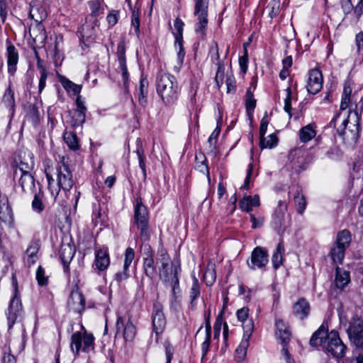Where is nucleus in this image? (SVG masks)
<instances>
[{
  "label": "nucleus",
  "mask_w": 363,
  "mask_h": 363,
  "mask_svg": "<svg viewBox=\"0 0 363 363\" xmlns=\"http://www.w3.org/2000/svg\"><path fill=\"white\" fill-rule=\"evenodd\" d=\"M109 263V256L106 250L100 249L96 252L95 265L96 269L104 271L107 269Z\"/></svg>",
  "instance_id": "24"
},
{
  "label": "nucleus",
  "mask_w": 363,
  "mask_h": 363,
  "mask_svg": "<svg viewBox=\"0 0 363 363\" xmlns=\"http://www.w3.org/2000/svg\"><path fill=\"white\" fill-rule=\"evenodd\" d=\"M248 315H249V309L245 307L240 308L237 311L238 319L241 322H244V321L248 320L249 319Z\"/></svg>",
  "instance_id": "59"
},
{
  "label": "nucleus",
  "mask_w": 363,
  "mask_h": 363,
  "mask_svg": "<svg viewBox=\"0 0 363 363\" xmlns=\"http://www.w3.org/2000/svg\"><path fill=\"white\" fill-rule=\"evenodd\" d=\"M82 350L89 352L94 350V337L92 334L84 332L82 337Z\"/></svg>",
  "instance_id": "41"
},
{
  "label": "nucleus",
  "mask_w": 363,
  "mask_h": 363,
  "mask_svg": "<svg viewBox=\"0 0 363 363\" xmlns=\"http://www.w3.org/2000/svg\"><path fill=\"white\" fill-rule=\"evenodd\" d=\"M286 211V203L282 201H279L278 206L276 208L274 216V223L279 227H282L284 224L285 212Z\"/></svg>",
  "instance_id": "25"
},
{
  "label": "nucleus",
  "mask_w": 363,
  "mask_h": 363,
  "mask_svg": "<svg viewBox=\"0 0 363 363\" xmlns=\"http://www.w3.org/2000/svg\"><path fill=\"white\" fill-rule=\"evenodd\" d=\"M316 132L313 124L303 127L299 131V138L301 142L307 143L315 136Z\"/></svg>",
  "instance_id": "29"
},
{
  "label": "nucleus",
  "mask_w": 363,
  "mask_h": 363,
  "mask_svg": "<svg viewBox=\"0 0 363 363\" xmlns=\"http://www.w3.org/2000/svg\"><path fill=\"white\" fill-rule=\"evenodd\" d=\"M287 345H283V348L281 350V354L284 357L286 363H295L294 359L291 357L289 351L286 347Z\"/></svg>",
  "instance_id": "61"
},
{
  "label": "nucleus",
  "mask_w": 363,
  "mask_h": 363,
  "mask_svg": "<svg viewBox=\"0 0 363 363\" xmlns=\"http://www.w3.org/2000/svg\"><path fill=\"white\" fill-rule=\"evenodd\" d=\"M204 155L203 152L201 151L199 152H196L195 155V160H196V164H195V169H198L199 172H203V166L204 164V160H203Z\"/></svg>",
  "instance_id": "53"
},
{
  "label": "nucleus",
  "mask_w": 363,
  "mask_h": 363,
  "mask_svg": "<svg viewBox=\"0 0 363 363\" xmlns=\"http://www.w3.org/2000/svg\"><path fill=\"white\" fill-rule=\"evenodd\" d=\"M143 259V269L147 277L153 279L156 275V268L155 266L154 257H145Z\"/></svg>",
  "instance_id": "31"
},
{
  "label": "nucleus",
  "mask_w": 363,
  "mask_h": 363,
  "mask_svg": "<svg viewBox=\"0 0 363 363\" xmlns=\"http://www.w3.org/2000/svg\"><path fill=\"white\" fill-rule=\"evenodd\" d=\"M131 21L135 33L138 36L140 33V17L139 12L138 11H133Z\"/></svg>",
  "instance_id": "50"
},
{
  "label": "nucleus",
  "mask_w": 363,
  "mask_h": 363,
  "mask_svg": "<svg viewBox=\"0 0 363 363\" xmlns=\"http://www.w3.org/2000/svg\"><path fill=\"white\" fill-rule=\"evenodd\" d=\"M268 252L262 247H255L251 254L250 262H247L249 267L252 269H262L268 263Z\"/></svg>",
  "instance_id": "11"
},
{
  "label": "nucleus",
  "mask_w": 363,
  "mask_h": 363,
  "mask_svg": "<svg viewBox=\"0 0 363 363\" xmlns=\"http://www.w3.org/2000/svg\"><path fill=\"white\" fill-rule=\"evenodd\" d=\"M249 347V340L242 339L240 345L235 350V358L238 362L243 361L247 354V349Z\"/></svg>",
  "instance_id": "36"
},
{
  "label": "nucleus",
  "mask_w": 363,
  "mask_h": 363,
  "mask_svg": "<svg viewBox=\"0 0 363 363\" xmlns=\"http://www.w3.org/2000/svg\"><path fill=\"white\" fill-rule=\"evenodd\" d=\"M33 165L34 162L33 161V156L30 152H28L27 160H26V161L21 160L18 166L14 169L13 177L16 179L19 176V174L30 173V171L33 168Z\"/></svg>",
  "instance_id": "23"
},
{
  "label": "nucleus",
  "mask_w": 363,
  "mask_h": 363,
  "mask_svg": "<svg viewBox=\"0 0 363 363\" xmlns=\"http://www.w3.org/2000/svg\"><path fill=\"white\" fill-rule=\"evenodd\" d=\"M341 7L345 14H349L353 10L354 6L352 0H342Z\"/></svg>",
  "instance_id": "56"
},
{
  "label": "nucleus",
  "mask_w": 363,
  "mask_h": 363,
  "mask_svg": "<svg viewBox=\"0 0 363 363\" xmlns=\"http://www.w3.org/2000/svg\"><path fill=\"white\" fill-rule=\"evenodd\" d=\"M116 328V335L122 331L125 341H133L135 337L136 329L135 325L130 321V320L125 323L123 318L121 315H118L117 318Z\"/></svg>",
  "instance_id": "12"
},
{
  "label": "nucleus",
  "mask_w": 363,
  "mask_h": 363,
  "mask_svg": "<svg viewBox=\"0 0 363 363\" xmlns=\"http://www.w3.org/2000/svg\"><path fill=\"white\" fill-rule=\"evenodd\" d=\"M200 295L199 286L197 279H194L191 291H190V298H191V304L193 306L194 302L196 298H198Z\"/></svg>",
  "instance_id": "48"
},
{
  "label": "nucleus",
  "mask_w": 363,
  "mask_h": 363,
  "mask_svg": "<svg viewBox=\"0 0 363 363\" xmlns=\"http://www.w3.org/2000/svg\"><path fill=\"white\" fill-rule=\"evenodd\" d=\"M278 138L274 133L270 134L268 138L259 137V147L261 149L272 148L277 145Z\"/></svg>",
  "instance_id": "35"
},
{
  "label": "nucleus",
  "mask_w": 363,
  "mask_h": 363,
  "mask_svg": "<svg viewBox=\"0 0 363 363\" xmlns=\"http://www.w3.org/2000/svg\"><path fill=\"white\" fill-rule=\"evenodd\" d=\"M75 254V247L70 243H62L59 255L63 264V270L66 274L69 272V264Z\"/></svg>",
  "instance_id": "16"
},
{
  "label": "nucleus",
  "mask_w": 363,
  "mask_h": 363,
  "mask_svg": "<svg viewBox=\"0 0 363 363\" xmlns=\"http://www.w3.org/2000/svg\"><path fill=\"white\" fill-rule=\"evenodd\" d=\"M141 251H142L143 258L154 257V252H153L151 246L148 243H143L142 244Z\"/></svg>",
  "instance_id": "54"
},
{
  "label": "nucleus",
  "mask_w": 363,
  "mask_h": 363,
  "mask_svg": "<svg viewBox=\"0 0 363 363\" xmlns=\"http://www.w3.org/2000/svg\"><path fill=\"white\" fill-rule=\"evenodd\" d=\"M310 311L309 303L303 298L298 299L293 306V314L300 320L308 317Z\"/></svg>",
  "instance_id": "19"
},
{
  "label": "nucleus",
  "mask_w": 363,
  "mask_h": 363,
  "mask_svg": "<svg viewBox=\"0 0 363 363\" xmlns=\"http://www.w3.org/2000/svg\"><path fill=\"white\" fill-rule=\"evenodd\" d=\"M40 77L39 79V84H38V90L39 92L41 93L42 91L44 89L46 85V80L48 76V72H47L46 67H42L40 66L38 69Z\"/></svg>",
  "instance_id": "44"
},
{
  "label": "nucleus",
  "mask_w": 363,
  "mask_h": 363,
  "mask_svg": "<svg viewBox=\"0 0 363 363\" xmlns=\"http://www.w3.org/2000/svg\"><path fill=\"white\" fill-rule=\"evenodd\" d=\"M44 204L39 194L35 193L34 199L32 201V208L33 211L40 213L44 210Z\"/></svg>",
  "instance_id": "46"
},
{
  "label": "nucleus",
  "mask_w": 363,
  "mask_h": 363,
  "mask_svg": "<svg viewBox=\"0 0 363 363\" xmlns=\"http://www.w3.org/2000/svg\"><path fill=\"white\" fill-rule=\"evenodd\" d=\"M287 345H283V348L281 350V354L284 357L286 363H295L294 359L291 357L289 351L286 347Z\"/></svg>",
  "instance_id": "62"
},
{
  "label": "nucleus",
  "mask_w": 363,
  "mask_h": 363,
  "mask_svg": "<svg viewBox=\"0 0 363 363\" xmlns=\"http://www.w3.org/2000/svg\"><path fill=\"white\" fill-rule=\"evenodd\" d=\"M216 279V273L215 269V264L209 262L206 268V285H212Z\"/></svg>",
  "instance_id": "39"
},
{
  "label": "nucleus",
  "mask_w": 363,
  "mask_h": 363,
  "mask_svg": "<svg viewBox=\"0 0 363 363\" xmlns=\"http://www.w3.org/2000/svg\"><path fill=\"white\" fill-rule=\"evenodd\" d=\"M64 140L68 147L73 150H78L79 147L77 135L71 131H65L63 135Z\"/></svg>",
  "instance_id": "34"
},
{
  "label": "nucleus",
  "mask_w": 363,
  "mask_h": 363,
  "mask_svg": "<svg viewBox=\"0 0 363 363\" xmlns=\"http://www.w3.org/2000/svg\"><path fill=\"white\" fill-rule=\"evenodd\" d=\"M59 79L62 86L67 91H72L74 94H79L81 91L82 86L80 85L73 83L72 81L68 79L64 76L60 75Z\"/></svg>",
  "instance_id": "32"
},
{
  "label": "nucleus",
  "mask_w": 363,
  "mask_h": 363,
  "mask_svg": "<svg viewBox=\"0 0 363 363\" xmlns=\"http://www.w3.org/2000/svg\"><path fill=\"white\" fill-rule=\"evenodd\" d=\"M8 72L11 74H14L16 71V65L18 62V52L13 45L10 42L6 48Z\"/></svg>",
  "instance_id": "18"
},
{
  "label": "nucleus",
  "mask_w": 363,
  "mask_h": 363,
  "mask_svg": "<svg viewBox=\"0 0 363 363\" xmlns=\"http://www.w3.org/2000/svg\"><path fill=\"white\" fill-rule=\"evenodd\" d=\"M39 250V246L37 243L30 245L26 250V257H24L25 262L30 267L33 264L37 259V253Z\"/></svg>",
  "instance_id": "30"
},
{
  "label": "nucleus",
  "mask_w": 363,
  "mask_h": 363,
  "mask_svg": "<svg viewBox=\"0 0 363 363\" xmlns=\"http://www.w3.org/2000/svg\"><path fill=\"white\" fill-rule=\"evenodd\" d=\"M82 335L80 332L74 333L71 337L70 347L74 352V347H75V354H79L81 348L82 347Z\"/></svg>",
  "instance_id": "38"
},
{
  "label": "nucleus",
  "mask_w": 363,
  "mask_h": 363,
  "mask_svg": "<svg viewBox=\"0 0 363 363\" xmlns=\"http://www.w3.org/2000/svg\"><path fill=\"white\" fill-rule=\"evenodd\" d=\"M353 10L357 20L359 21L363 13V0H360L357 6L354 7Z\"/></svg>",
  "instance_id": "64"
},
{
  "label": "nucleus",
  "mask_w": 363,
  "mask_h": 363,
  "mask_svg": "<svg viewBox=\"0 0 363 363\" xmlns=\"http://www.w3.org/2000/svg\"><path fill=\"white\" fill-rule=\"evenodd\" d=\"M155 84L157 94L165 104H171L176 101L179 87L174 76L160 72L157 75Z\"/></svg>",
  "instance_id": "2"
},
{
  "label": "nucleus",
  "mask_w": 363,
  "mask_h": 363,
  "mask_svg": "<svg viewBox=\"0 0 363 363\" xmlns=\"http://www.w3.org/2000/svg\"><path fill=\"white\" fill-rule=\"evenodd\" d=\"M19 184L25 192L34 193L35 190V180L31 173L19 174Z\"/></svg>",
  "instance_id": "21"
},
{
  "label": "nucleus",
  "mask_w": 363,
  "mask_h": 363,
  "mask_svg": "<svg viewBox=\"0 0 363 363\" xmlns=\"http://www.w3.org/2000/svg\"><path fill=\"white\" fill-rule=\"evenodd\" d=\"M2 102H3L4 105L7 108H9L10 111L13 110V108L15 106L14 96H13V91H11V89L10 88H8L6 90V91L3 96Z\"/></svg>",
  "instance_id": "42"
},
{
  "label": "nucleus",
  "mask_w": 363,
  "mask_h": 363,
  "mask_svg": "<svg viewBox=\"0 0 363 363\" xmlns=\"http://www.w3.org/2000/svg\"><path fill=\"white\" fill-rule=\"evenodd\" d=\"M160 257L161 262V267L159 268L160 279L164 283L171 284L173 294L175 295L177 289H179L178 274L181 272L180 265L178 263L172 262L170 272H169V255L162 251Z\"/></svg>",
  "instance_id": "4"
},
{
  "label": "nucleus",
  "mask_w": 363,
  "mask_h": 363,
  "mask_svg": "<svg viewBox=\"0 0 363 363\" xmlns=\"http://www.w3.org/2000/svg\"><path fill=\"white\" fill-rule=\"evenodd\" d=\"M287 96L286 98L284 100V111L289 114V116H291V89L290 87H288L286 89Z\"/></svg>",
  "instance_id": "52"
},
{
  "label": "nucleus",
  "mask_w": 363,
  "mask_h": 363,
  "mask_svg": "<svg viewBox=\"0 0 363 363\" xmlns=\"http://www.w3.org/2000/svg\"><path fill=\"white\" fill-rule=\"evenodd\" d=\"M245 98L247 111H253L256 106V100L253 98V94L250 89L247 91Z\"/></svg>",
  "instance_id": "45"
},
{
  "label": "nucleus",
  "mask_w": 363,
  "mask_h": 363,
  "mask_svg": "<svg viewBox=\"0 0 363 363\" xmlns=\"http://www.w3.org/2000/svg\"><path fill=\"white\" fill-rule=\"evenodd\" d=\"M294 201L296 204V211L299 214H302L306 206V201L305 196L300 194L298 190L296 191L294 196Z\"/></svg>",
  "instance_id": "40"
},
{
  "label": "nucleus",
  "mask_w": 363,
  "mask_h": 363,
  "mask_svg": "<svg viewBox=\"0 0 363 363\" xmlns=\"http://www.w3.org/2000/svg\"><path fill=\"white\" fill-rule=\"evenodd\" d=\"M184 26V23L180 18H177L175 19L174 26L176 30V32L173 33V35L175 38L174 46L176 49H179L177 57L179 62L181 64L183 62V60L185 55V52L184 50L182 44Z\"/></svg>",
  "instance_id": "13"
},
{
  "label": "nucleus",
  "mask_w": 363,
  "mask_h": 363,
  "mask_svg": "<svg viewBox=\"0 0 363 363\" xmlns=\"http://www.w3.org/2000/svg\"><path fill=\"white\" fill-rule=\"evenodd\" d=\"M48 277L45 274V269L39 266L36 270V279L40 286H45L48 284Z\"/></svg>",
  "instance_id": "47"
},
{
  "label": "nucleus",
  "mask_w": 363,
  "mask_h": 363,
  "mask_svg": "<svg viewBox=\"0 0 363 363\" xmlns=\"http://www.w3.org/2000/svg\"><path fill=\"white\" fill-rule=\"evenodd\" d=\"M209 55H211V61L218 66L215 81L217 86L219 87L220 85L223 83L225 68L223 65H222L220 62L218 54V48L216 43H213L209 50Z\"/></svg>",
  "instance_id": "15"
},
{
  "label": "nucleus",
  "mask_w": 363,
  "mask_h": 363,
  "mask_svg": "<svg viewBox=\"0 0 363 363\" xmlns=\"http://www.w3.org/2000/svg\"><path fill=\"white\" fill-rule=\"evenodd\" d=\"M240 207L242 210L245 211H252V206L250 203V196H247L245 199H243L240 202Z\"/></svg>",
  "instance_id": "60"
},
{
  "label": "nucleus",
  "mask_w": 363,
  "mask_h": 363,
  "mask_svg": "<svg viewBox=\"0 0 363 363\" xmlns=\"http://www.w3.org/2000/svg\"><path fill=\"white\" fill-rule=\"evenodd\" d=\"M148 81L145 78H142L140 82L138 101L140 105L145 106L146 104V96L147 94Z\"/></svg>",
  "instance_id": "37"
},
{
  "label": "nucleus",
  "mask_w": 363,
  "mask_h": 363,
  "mask_svg": "<svg viewBox=\"0 0 363 363\" xmlns=\"http://www.w3.org/2000/svg\"><path fill=\"white\" fill-rule=\"evenodd\" d=\"M277 335L281 340L282 345H287L291 340V332L282 320L276 321Z\"/></svg>",
  "instance_id": "22"
},
{
  "label": "nucleus",
  "mask_w": 363,
  "mask_h": 363,
  "mask_svg": "<svg viewBox=\"0 0 363 363\" xmlns=\"http://www.w3.org/2000/svg\"><path fill=\"white\" fill-rule=\"evenodd\" d=\"M348 118L345 119L340 128L337 129V134L342 138L344 140L349 143H356L359 135V118H356V123L353 124L352 126L346 130V127L348 124Z\"/></svg>",
  "instance_id": "9"
},
{
  "label": "nucleus",
  "mask_w": 363,
  "mask_h": 363,
  "mask_svg": "<svg viewBox=\"0 0 363 363\" xmlns=\"http://www.w3.org/2000/svg\"><path fill=\"white\" fill-rule=\"evenodd\" d=\"M152 325L153 332L155 333L156 342H157L160 334L163 333L166 326V318L163 313V307L159 302H155L153 305Z\"/></svg>",
  "instance_id": "8"
},
{
  "label": "nucleus",
  "mask_w": 363,
  "mask_h": 363,
  "mask_svg": "<svg viewBox=\"0 0 363 363\" xmlns=\"http://www.w3.org/2000/svg\"><path fill=\"white\" fill-rule=\"evenodd\" d=\"M242 328L244 330L242 339L250 340V337L254 330V322L252 319H248L242 322Z\"/></svg>",
  "instance_id": "43"
},
{
  "label": "nucleus",
  "mask_w": 363,
  "mask_h": 363,
  "mask_svg": "<svg viewBox=\"0 0 363 363\" xmlns=\"http://www.w3.org/2000/svg\"><path fill=\"white\" fill-rule=\"evenodd\" d=\"M135 257L134 250L131 247H128L125 252L124 264L125 268H129Z\"/></svg>",
  "instance_id": "49"
},
{
  "label": "nucleus",
  "mask_w": 363,
  "mask_h": 363,
  "mask_svg": "<svg viewBox=\"0 0 363 363\" xmlns=\"http://www.w3.org/2000/svg\"><path fill=\"white\" fill-rule=\"evenodd\" d=\"M13 295L10 300L9 307L6 311L8 331L10 332L13 328L14 324L23 318L24 312L23 305L21 300V296L18 289V284L16 279L13 278Z\"/></svg>",
  "instance_id": "5"
},
{
  "label": "nucleus",
  "mask_w": 363,
  "mask_h": 363,
  "mask_svg": "<svg viewBox=\"0 0 363 363\" xmlns=\"http://www.w3.org/2000/svg\"><path fill=\"white\" fill-rule=\"evenodd\" d=\"M136 152L138 154V159H139L140 167L141 168V169L143 171V176L145 178L146 177V167H145V157L143 155V150L138 149L136 150Z\"/></svg>",
  "instance_id": "58"
},
{
  "label": "nucleus",
  "mask_w": 363,
  "mask_h": 363,
  "mask_svg": "<svg viewBox=\"0 0 363 363\" xmlns=\"http://www.w3.org/2000/svg\"><path fill=\"white\" fill-rule=\"evenodd\" d=\"M323 86V76L321 72L318 69H311L308 74L307 90L308 93L315 94Z\"/></svg>",
  "instance_id": "14"
},
{
  "label": "nucleus",
  "mask_w": 363,
  "mask_h": 363,
  "mask_svg": "<svg viewBox=\"0 0 363 363\" xmlns=\"http://www.w3.org/2000/svg\"><path fill=\"white\" fill-rule=\"evenodd\" d=\"M350 273L337 267L335 280L336 286L340 289H343L350 282Z\"/></svg>",
  "instance_id": "26"
},
{
  "label": "nucleus",
  "mask_w": 363,
  "mask_h": 363,
  "mask_svg": "<svg viewBox=\"0 0 363 363\" xmlns=\"http://www.w3.org/2000/svg\"><path fill=\"white\" fill-rule=\"evenodd\" d=\"M129 277L128 274V268H125L123 266V269L122 272H117L115 274V279L118 283H121V281L127 279Z\"/></svg>",
  "instance_id": "55"
},
{
  "label": "nucleus",
  "mask_w": 363,
  "mask_h": 363,
  "mask_svg": "<svg viewBox=\"0 0 363 363\" xmlns=\"http://www.w3.org/2000/svg\"><path fill=\"white\" fill-rule=\"evenodd\" d=\"M310 345L312 347L322 346L323 350L337 359L343 357L347 349L338 333L335 330L328 333V328L323 324L313 334Z\"/></svg>",
  "instance_id": "1"
},
{
  "label": "nucleus",
  "mask_w": 363,
  "mask_h": 363,
  "mask_svg": "<svg viewBox=\"0 0 363 363\" xmlns=\"http://www.w3.org/2000/svg\"><path fill=\"white\" fill-rule=\"evenodd\" d=\"M117 56L119 65L125 64V48L123 43L117 46Z\"/></svg>",
  "instance_id": "51"
},
{
  "label": "nucleus",
  "mask_w": 363,
  "mask_h": 363,
  "mask_svg": "<svg viewBox=\"0 0 363 363\" xmlns=\"http://www.w3.org/2000/svg\"><path fill=\"white\" fill-rule=\"evenodd\" d=\"M351 240V233L348 230L345 229L337 233L335 242L329 253L333 263L339 264L342 263L345 250L350 246Z\"/></svg>",
  "instance_id": "6"
},
{
  "label": "nucleus",
  "mask_w": 363,
  "mask_h": 363,
  "mask_svg": "<svg viewBox=\"0 0 363 363\" xmlns=\"http://www.w3.org/2000/svg\"><path fill=\"white\" fill-rule=\"evenodd\" d=\"M70 119L68 123L72 127H79L81 126L85 121V112L82 111L78 110H72L69 112Z\"/></svg>",
  "instance_id": "27"
},
{
  "label": "nucleus",
  "mask_w": 363,
  "mask_h": 363,
  "mask_svg": "<svg viewBox=\"0 0 363 363\" xmlns=\"http://www.w3.org/2000/svg\"><path fill=\"white\" fill-rule=\"evenodd\" d=\"M134 225L149 222L148 211L143 204L142 199L137 197L134 205Z\"/></svg>",
  "instance_id": "17"
},
{
  "label": "nucleus",
  "mask_w": 363,
  "mask_h": 363,
  "mask_svg": "<svg viewBox=\"0 0 363 363\" xmlns=\"http://www.w3.org/2000/svg\"><path fill=\"white\" fill-rule=\"evenodd\" d=\"M355 43L357 52L359 53L360 51L363 50V32H359L356 35Z\"/></svg>",
  "instance_id": "63"
},
{
  "label": "nucleus",
  "mask_w": 363,
  "mask_h": 363,
  "mask_svg": "<svg viewBox=\"0 0 363 363\" xmlns=\"http://www.w3.org/2000/svg\"><path fill=\"white\" fill-rule=\"evenodd\" d=\"M137 229L139 230V238L143 242H147L151 235L149 222L135 224Z\"/></svg>",
  "instance_id": "33"
},
{
  "label": "nucleus",
  "mask_w": 363,
  "mask_h": 363,
  "mask_svg": "<svg viewBox=\"0 0 363 363\" xmlns=\"http://www.w3.org/2000/svg\"><path fill=\"white\" fill-rule=\"evenodd\" d=\"M67 306L69 311L81 314L85 309V298L77 286H74L70 293Z\"/></svg>",
  "instance_id": "10"
},
{
  "label": "nucleus",
  "mask_w": 363,
  "mask_h": 363,
  "mask_svg": "<svg viewBox=\"0 0 363 363\" xmlns=\"http://www.w3.org/2000/svg\"><path fill=\"white\" fill-rule=\"evenodd\" d=\"M284 252V245L282 240L277 245L276 251L274 252L272 258L273 267L277 269L282 264V254Z\"/></svg>",
  "instance_id": "28"
},
{
  "label": "nucleus",
  "mask_w": 363,
  "mask_h": 363,
  "mask_svg": "<svg viewBox=\"0 0 363 363\" xmlns=\"http://www.w3.org/2000/svg\"><path fill=\"white\" fill-rule=\"evenodd\" d=\"M269 121L267 118V115L266 113L265 116L261 120L260 128H259V137L264 136L267 129V126L269 125Z\"/></svg>",
  "instance_id": "57"
},
{
  "label": "nucleus",
  "mask_w": 363,
  "mask_h": 363,
  "mask_svg": "<svg viewBox=\"0 0 363 363\" xmlns=\"http://www.w3.org/2000/svg\"><path fill=\"white\" fill-rule=\"evenodd\" d=\"M57 188L52 189L51 185L54 183V179L52 175L45 171L46 178L48 182V188L51 191V194L55 196V201L57 202V197L59 196L60 189H62L65 191H69L74 185V180L72 173L69 169L67 164L64 162L57 167Z\"/></svg>",
  "instance_id": "3"
},
{
  "label": "nucleus",
  "mask_w": 363,
  "mask_h": 363,
  "mask_svg": "<svg viewBox=\"0 0 363 363\" xmlns=\"http://www.w3.org/2000/svg\"><path fill=\"white\" fill-rule=\"evenodd\" d=\"M194 16L197 17V23L196 25V32L200 33L203 37L204 35V9L203 6V0H195Z\"/></svg>",
  "instance_id": "20"
},
{
  "label": "nucleus",
  "mask_w": 363,
  "mask_h": 363,
  "mask_svg": "<svg viewBox=\"0 0 363 363\" xmlns=\"http://www.w3.org/2000/svg\"><path fill=\"white\" fill-rule=\"evenodd\" d=\"M347 333L351 343L363 350V320L358 316L353 317Z\"/></svg>",
  "instance_id": "7"
}]
</instances>
